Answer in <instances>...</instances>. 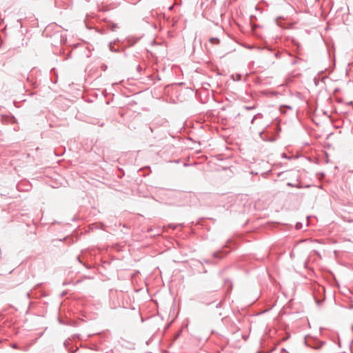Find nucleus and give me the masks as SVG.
Instances as JSON below:
<instances>
[{
    "label": "nucleus",
    "mask_w": 353,
    "mask_h": 353,
    "mask_svg": "<svg viewBox=\"0 0 353 353\" xmlns=\"http://www.w3.org/2000/svg\"><path fill=\"white\" fill-rule=\"evenodd\" d=\"M210 42L213 45H217L219 43V39L217 38H211Z\"/></svg>",
    "instance_id": "f257e3e1"
}]
</instances>
